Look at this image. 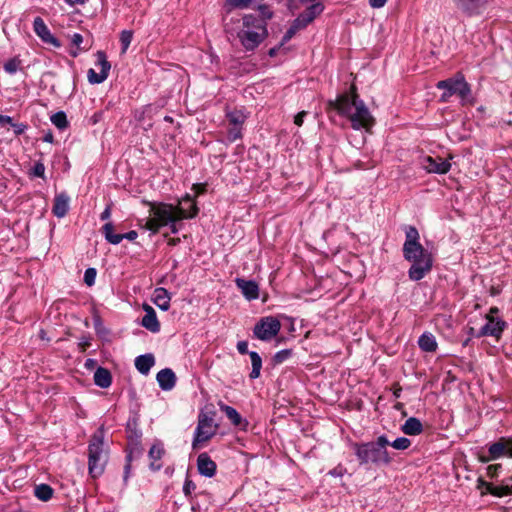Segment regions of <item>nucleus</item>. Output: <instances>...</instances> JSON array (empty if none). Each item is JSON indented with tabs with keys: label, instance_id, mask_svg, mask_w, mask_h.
Wrapping results in <instances>:
<instances>
[{
	"label": "nucleus",
	"instance_id": "58836bf2",
	"mask_svg": "<svg viewBox=\"0 0 512 512\" xmlns=\"http://www.w3.org/2000/svg\"><path fill=\"white\" fill-rule=\"evenodd\" d=\"M291 355H292V350L291 349H283V350L278 351L274 355L273 361L276 364H280V363L286 361Z\"/></svg>",
	"mask_w": 512,
	"mask_h": 512
},
{
	"label": "nucleus",
	"instance_id": "de8ad7c7",
	"mask_svg": "<svg viewBox=\"0 0 512 512\" xmlns=\"http://www.w3.org/2000/svg\"><path fill=\"white\" fill-rule=\"evenodd\" d=\"M346 471L347 470L345 467H343L342 465H338L329 471V475L333 477H342L346 473Z\"/></svg>",
	"mask_w": 512,
	"mask_h": 512
},
{
	"label": "nucleus",
	"instance_id": "a18cd8bd",
	"mask_svg": "<svg viewBox=\"0 0 512 512\" xmlns=\"http://www.w3.org/2000/svg\"><path fill=\"white\" fill-rule=\"evenodd\" d=\"M502 468L501 464H492L487 466V476L490 478H494L498 475L499 470Z\"/></svg>",
	"mask_w": 512,
	"mask_h": 512
},
{
	"label": "nucleus",
	"instance_id": "69168bd1",
	"mask_svg": "<svg viewBox=\"0 0 512 512\" xmlns=\"http://www.w3.org/2000/svg\"><path fill=\"white\" fill-rule=\"evenodd\" d=\"M183 206H184V208H185V210H186L187 212H191V211H192V208H191V206H190V204H189V203H185Z\"/></svg>",
	"mask_w": 512,
	"mask_h": 512
},
{
	"label": "nucleus",
	"instance_id": "72a5a7b5",
	"mask_svg": "<svg viewBox=\"0 0 512 512\" xmlns=\"http://www.w3.org/2000/svg\"><path fill=\"white\" fill-rule=\"evenodd\" d=\"M302 25L298 23V21L295 19L293 24L290 26V28L285 32L282 41L280 43V46L284 45V43L288 42L297 31L303 29Z\"/></svg>",
	"mask_w": 512,
	"mask_h": 512
},
{
	"label": "nucleus",
	"instance_id": "8fccbe9b",
	"mask_svg": "<svg viewBox=\"0 0 512 512\" xmlns=\"http://www.w3.org/2000/svg\"><path fill=\"white\" fill-rule=\"evenodd\" d=\"M307 115V112L306 111H301L299 112L298 114L295 115L294 117V123L297 125V126H301L303 124V121H304V117Z\"/></svg>",
	"mask_w": 512,
	"mask_h": 512
},
{
	"label": "nucleus",
	"instance_id": "1a4fd4ad",
	"mask_svg": "<svg viewBox=\"0 0 512 512\" xmlns=\"http://www.w3.org/2000/svg\"><path fill=\"white\" fill-rule=\"evenodd\" d=\"M281 330V322L274 316H265L259 319L253 328V335L261 341H270Z\"/></svg>",
	"mask_w": 512,
	"mask_h": 512
},
{
	"label": "nucleus",
	"instance_id": "052dcab7",
	"mask_svg": "<svg viewBox=\"0 0 512 512\" xmlns=\"http://www.w3.org/2000/svg\"><path fill=\"white\" fill-rule=\"evenodd\" d=\"M280 47H281V46L279 45V47H273V48H271V49L269 50V55H270L271 57H274V56L277 54V52H278V50L280 49Z\"/></svg>",
	"mask_w": 512,
	"mask_h": 512
},
{
	"label": "nucleus",
	"instance_id": "c756f323",
	"mask_svg": "<svg viewBox=\"0 0 512 512\" xmlns=\"http://www.w3.org/2000/svg\"><path fill=\"white\" fill-rule=\"evenodd\" d=\"M94 382L100 388H108L112 382V376L108 369L98 367L94 373Z\"/></svg>",
	"mask_w": 512,
	"mask_h": 512
},
{
	"label": "nucleus",
	"instance_id": "09e8293b",
	"mask_svg": "<svg viewBox=\"0 0 512 512\" xmlns=\"http://www.w3.org/2000/svg\"><path fill=\"white\" fill-rule=\"evenodd\" d=\"M195 489V484L191 480H186L183 485V492L185 495H190L191 492Z\"/></svg>",
	"mask_w": 512,
	"mask_h": 512
},
{
	"label": "nucleus",
	"instance_id": "774afa93",
	"mask_svg": "<svg viewBox=\"0 0 512 512\" xmlns=\"http://www.w3.org/2000/svg\"><path fill=\"white\" fill-rule=\"evenodd\" d=\"M135 437L138 439L141 437V433L135 432Z\"/></svg>",
	"mask_w": 512,
	"mask_h": 512
},
{
	"label": "nucleus",
	"instance_id": "6e6552de",
	"mask_svg": "<svg viewBox=\"0 0 512 512\" xmlns=\"http://www.w3.org/2000/svg\"><path fill=\"white\" fill-rule=\"evenodd\" d=\"M502 457L512 458V437H500L496 442L489 444L487 453L479 455V461L488 463Z\"/></svg>",
	"mask_w": 512,
	"mask_h": 512
},
{
	"label": "nucleus",
	"instance_id": "4468645a",
	"mask_svg": "<svg viewBox=\"0 0 512 512\" xmlns=\"http://www.w3.org/2000/svg\"><path fill=\"white\" fill-rule=\"evenodd\" d=\"M237 350L240 354H249L252 364V370L249 374L250 379H257L260 376L262 368V359L260 355L255 351H248V342L239 341L237 343Z\"/></svg>",
	"mask_w": 512,
	"mask_h": 512
},
{
	"label": "nucleus",
	"instance_id": "680f3d73",
	"mask_svg": "<svg viewBox=\"0 0 512 512\" xmlns=\"http://www.w3.org/2000/svg\"><path fill=\"white\" fill-rule=\"evenodd\" d=\"M499 312V309L497 307H491L489 310V314L494 315Z\"/></svg>",
	"mask_w": 512,
	"mask_h": 512
},
{
	"label": "nucleus",
	"instance_id": "f704fd0d",
	"mask_svg": "<svg viewBox=\"0 0 512 512\" xmlns=\"http://www.w3.org/2000/svg\"><path fill=\"white\" fill-rule=\"evenodd\" d=\"M396 450H406L411 446V440L406 437H399L394 441L389 440V445Z\"/></svg>",
	"mask_w": 512,
	"mask_h": 512
},
{
	"label": "nucleus",
	"instance_id": "37998d69",
	"mask_svg": "<svg viewBox=\"0 0 512 512\" xmlns=\"http://www.w3.org/2000/svg\"><path fill=\"white\" fill-rule=\"evenodd\" d=\"M96 269L95 268H88L85 270V273H84V282L88 285V286H92L94 285L95 283V279H96Z\"/></svg>",
	"mask_w": 512,
	"mask_h": 512
},
{
	"label": "nucleus",
	"instance_id": "cd10ccee",
	"mask_svg": "<svg viewBox=\"0 0 512 512\" xmlns=\"http://www.w3.org/2000/svg\"><path fill=\"white\" fill-rule=\"evenodd\" d=\"M170 295L165 288H156L153 294V303L163 311L170 308Z\"/></svg>",
	"mask_w": 512,
	"mask_h": 512
},
{
	"label": "nucleus",
	"instance_id": "2f4dec72",
	"mask_svg": "<svg viewBox=\"0 0 512 512\" xmlns=\"http://www.w3.org/2000/svg\"><path fill=\"white\" fill-rule=\"evenodd\" d=\"M51 122L58 129H65L68 126L67 116L63 111L54 113L51 116Z\"/></svg>",
	"mask_w": 512,
	"mask_h": 512
},
{
	"label": "nucleus",
	"instance_id": "393cba45",
	"mask_svg": "<svg viewBox=\"0 0 512 512\" xmlns=\"http://www.w3.org/2000/svg\"><path fill=\"white\" fill-rule=\"evenodd\" d=\"M154 364L155 357L151 353L140 355L135 359V367L142 375H148Z\"/></svg>",
	"mask_w": 512,
	"mask_h": 512
},
{
	"label": "nucleus",
	"instance_id": "ddd939ff",
	"mask_svg": "<svg viewBox=\"0 0 512 512\" xmlns=\"http://www.w3.org/2000/svg\"><path fill=\"white\" fill-rule=\"evenodd\" d=\"M33 30L35 34L46 44H50L56 48L61 46L60 41L52 35L48 26L41 17H36L33 21Z\"/></svg>",
	"mask_w": 512,
	"mask_h": 512
},
{
	"label": "nucleus",
	"instance_id": "49530a36",
	"mask_svg": "<svg viewBox=\"0 0 512 512\" xmlns=\"http://www.w3.org/2000/svg\"><path fill=\"white\" fill-rule=\"evenodd\" d=\"M253 0H227V3L233 7L246 8Z\"/></svg>",
	"mask_w": 512,
	"mask_h": 512
},
{
	"label": "nucleus",
	"instance_id": "e433bc0d",
	"mask_svg": "<svg viewBox=\"0 0 512 512\" xmlns=\"http://www.w3.org/2000/svg\"><path fill=\"white\" fill-rule=\"evenodd\" d=\"M20 63L18 58H12L4 64L3 68L7 73L14 74L19 69Z\"/></svg>",
	"mask_w": 512,
	"mask_h": 512
},
{
	"label": "nucleus",
	"instance_id": "b1692460",
	"mask_svg": "<svg viewBox=\"0 0 512 512\" xmlns=\"http://www.w3.org/2000/svg\"><path fill=\"white\" fill-rule=\"evenodd\" d=\"M165 453L163 444L157 442L153 444L149 450L148 456L150 459V468L154 471H158L162 467L161 459Z\"/></svg>",
	"mask_w": 512,
	"mask_h": 512
},
{
	"label": "nucleus",
	"instance_id": "0eeeda50",
	"mask_svg": "<svg viewBox=\"0 0 512 512\" xmlns=\"http://www.w3.org/2000/svg\"><path fill=\"white\" fill-rule=\"evenodd\" d=\"M436 86L438 89L449 90L453 95L457 94L463 105L471 101L470 85L460 73L456 74L455 77L439 81Z\"/></svg>",
	"mask_w": 512,
	"mask_h": 512
},
{
	"label": "nucleus",
	"instance_id": "4d7b16f0",
	"mask_svg": "<svg viewBox=\"0 0 512 512\" xmlns=\"http://www.w3.org/2000/svg\"><path fill=\"white\" fill-rule=\"evenodd\" d=\"M7 124H12V118L10 116L0 115V125L5 126Z\"/></svg>",
	"mask_w": 512,
	"mask_h": 512
},
{
	"label": "nucleus",
	"instance_id": "3c124183",
	"mask_svg": "<svg viewBox=\"0 0 512 512\" xmlns=\"http://www.w3.org/2000/svg\"><path fill=\"white\" fill-rule=\"evenodd\" d=\"M126 459H127V464L125 465V468H124V473H125L124 480H127L129 472H130V468H131L130 462L132 460V453H129L127 455Z\"/></svg>",
	"mask_w": 512,
	"mask_h": 512
},
{
	"label": "nucleus",
	"instance_id": "bb28decb",
	"mask_svg": "<svg viewBox=\"0 0 512 512\" xmlns=\"http://www.w3.org/2000/svg\"><path fill=\"white\" fill-rule=\"evenodd\" d=\"M419 348L424 352L433 353L438 348L435 336L430 332H424L418 339Z\"/></svg>",
	"mask_w": 512,
	"mask_h": 512
},
{
	"label": "nucleus",
	"instance_id": "13d9d810",
	"mask_svg": "<svg viewBox=\"0 0 512 512\" xmlns=\"http://www.w3.org/2000/svg\"><path fill=\"white\" fill-rule=\"evenodd\" d=\"M452 95L453 94L449 90H445L444 93L441 95V101L447 102Z\"/></svg>",
	"mask_w": 512,
	"mask_h": 512
},
{
	"label": "nucleus",
	"instance_id": "412c9836",
	"mask_svg": "<svg viewBox=\"0 0 512 512\" xmlns=\"http://www.w3.org/2000/svg\"><path fill=\"white\" fill-rule=\"evenodd\" d=\"M145 315L142 318L141 325L152 333L160 331V323L157 319L155 310L148 304L143 305Z\"/></svg>",
	"mask_w": 512,
	"mask_h": 512
},
{
	"label": "nucleus",
	"instance_id": "5fc2aeb1",
	"mask_svg": "<svg viewBox=\"0 0 512 512\" xmlns=\"http://www.w3.org/2000/svg\"><path fill=\"white\" fill-rule=\"evenodd\" d=\"M111 216V206L108 205L100 215L101 220H107Z\"/></svg>",
	"mask_w": 512,
	"mask_h": 512
},
{
	"label": "nucleus",
	"instance_id": "9d476101",
	"mask_svg": "<svg viewBox=\"0 0 512 512\" xmlns=\"http://www.w3.org/2000/svg\"><path fill=\"white\" fill-rule=\"evenodd\" d=\"M217 430V425L214 424V419L208 414L201 413L198 417V424L194 432V438L192 442L193 448L199 447L201 443H204L211 439Z\"/></svg>",
	"mask_w": 512,
	"mask_h": 512
},
{
	"label": "nucleus",
	"instance_id": "ea45409f",
	"mask_svg": "<svg viewBox=\"0 0 512 512\" xmlns=\"http://www.w3.org/2000/svg\"><path fill=\"white\" fill-rule=\"evenodd\" d=\"M478 488L482 489V494H491L495 496V485L493 483L479 479Z\"/></svg>",
	"mask_w": 512,
	"mask_h": 512
},
{
	"label": "nucleus",
	"instance_id": "a878e982",
	"mask_svg": "<svg viewBox=\"0 0 512 512\" xmlns=\"http://www.w3.org/2000/svg\"><path fill=\"white\" fill-rule=\"evenodd\" d=\"M68 210L69 197L64 193L56 195L52 209L53 214L58 218H62L67 214Z\"/></svg>",
	"mask_w": 512,
	"mask_h": 512
},
{
	"label": "nucleus",
	"instance_id": "dca6fc26",
	"mask_svg": "<svg viewBox=\"0 0 512 512\" xmlns=\"http://www.w3.org/2000/svg\"><path fill=\"white\" fill-rule=\"evenodd\" d=\"M453 2L467 16L481 14L487 4V0H453Z\"/></svg>",
	"mask_w": 512,
	"mask_h": 512
},
{
	"label": "nucleus",
	"instance_id": "338daca9",
	"mask_svg": "<svg viewBox=\"0 0 512 512\" xmlns=\"http://www.w3.org/2000/svg\"><path fill=\"white\" fill-rule=\"evenodd\" d=\"M17 134H20L23 132V128H18L16 131H15Z\"/></svg>",
	"mask_w": 512,
	"mask_h": 512
},
{
	"label": "nucleus",
	"instance_id": "4be33fe9",
	"mask_svg": "<svg viewBox=\"0 0 512 512\" xmlns=\"http://www.w3.org/2000/svg\"><path fill=\"white\" fill-rule=\"evenodd\" d=\"M159 387L164 391L172 390L176 385V375L170 368L160 370L156 375Z\"/></svg>",
	"mask_w": 512,
	"mask_h": 512
},
{
	"label": "nucleus",
	"instance_id": "6e6d98bb",
	"mask_svg": "<svg viewBox=\"0 0 512 512\" xmlns=\"http://www.w3.org/2000/svg\"><path fill=\"white\" fill-rule=\"evenodd\" d=\"M64 2L73 7L75 5H84L88 2V0H64Z\"/></svg>",
	"mask_w": 512,
	"mask_h": 512
},
{
	"label": "nucleus",
	"instance_id": "603ef678",
	"mask_svg": "<svg viewBox=\"0 0 512 512\" xmlns=\"http://www.w3.org/2000/svg\"><path fill=\"white\" fill-rule=\"evenodd\" d=\"M386 2L387 0H369V4L373 8H381Z\"/></svg>",
	"mask_w": 512,
	"mask_h": 512
},
{
	"label": "nucleus",
	"instance_id": "c85d7f7f",
	"mask_svg": "<svg viewBox=\"0 0 512 512\" xmlns=\"http://www.w3.org/2000/svg\"><path fill=\"white\" fill-rule=\"evenodd\" d=\"M401 430L406 435H419L423 431V425L418 418L410 417L402 425Z\"/></svg>",
	"mask_w": 512,
	"mask_h": 512
},
{
	"label": "nucleus",
	"instance_id": "7ed1b4c3",
	"mask_svg": "<svg viewBox=\"0 0 512 512\" xmlns=\"http://www.w3.org/2000/svg\"><path fill=\"white\" fill-rule=\"evenodd\" d=\"M328 105L341 116L347 117L355 130L369 129L374 124V118L364 101L359 98L354 85L350 87V92L339 95L335 100H330Z\"/></svg>",
	"mask_w": 512,
	"mask_h": 512
},
{
	"label": "nucleus",
	"instance_id": "a19ab883",
	"mask_svg": "<svg viewBox=\"0 0 512 512\" xmlns=\"http://www.w3.org/2000/svg\"><path fill=\"white\" fill-rule=\"evenodd\" d=\"M241 126L242 125H232V127L229 128V130H228V140L230 142H234L237 139L242 137Z\"/></svg>",
	"mask_w": 512,
	"mask_h": 512
},
{
	"label": "nucleus",
	"instance_id": "a211bd4d",
	"mask_svg": "<svg viewBox=\"0 0 512 512\" xmlns=\"http://www.w3.org/2000/svg\"><path fill=\"white\" fill-rule=\"evenodd\" d=\"M197 468L200 475L211 478L215 475L217 465L207 453H201L197 458Z\"/></svg>",
	"mask_w": 512,
	"mask_h": 512
},
{
	"label": "nucleus",
	"instance_id": "e2e57ef3",
	"mask_svg": "<svg viewBox=\"0 0 512 512\" xmlns=\"http://www.w3.org/2000/svg\"><path fill=\"white\" fill-rule=\"evenodd\" d=\"M94 364V360L93 359H87L86 360V363H85V366L86 367H90Z\"/></svg>",
	"mask_w": 512,
	"mask_h": 512
},
{
	"label": "nucleus",
	"instance_id": "c03bdc74",
	"mask_svg": "<svg viewBox=\"0 0 512 512\" xmlns=\"http://www.w3.org/2000/svg\"><path fill=\"white\" fill-rule=\"evenodd\" d=\"M32 175L35 177L44 178L45 166L42 162H36L32 168Z\"/></svg>",
	"mask_w": 512,
	"mask_h": 512
},
{
	"label": "nucleus",
	"instance_id": "f8f14e48",
	"mask_svg": "<svg viewBox=\"0 0 512 512\" xmlns=\"http://www.w3.org/2000/svg\"><path fill=\"white\" fill-rule=\"evenodd\" d=\"M506 328V322L502 319L497 318V320H490L487 322L476 334H474V329H470L471 335L480 338L484 336H493L497 339L500 338L502 332Z\"/></svg>",
	"mask_w": 512,
	"mask_h": 512
},
{
	"label": "nucleus",
	"instance_id": "5701e85b",
	"mask_svg": "<svg viewBox=\"0 0 512 512\" xmlns=\"http://www.w3.org/2000/svg\"><path fill=\"white\" fill-rule=\"evenodd\" d=\"M218 405L220 410L225 413L226 417L234 426L240 427L241 429H245L248 426L247 420L243 419L235 408L224 403H219Z\"/></svg>",
	"mask_w": 512,
	"mask_h": 512
},
{
	"label": "nucleus",
	"instance_id": "f257e3e1",
	"mask_svg": "<svg viewBox=\"0 0 512 512\" xmlns=\"http://www.w3.org/2000/svg\"><path fill=\"white\" fill-rule=\"evenodd\" d=\"M198 208L193 199L186 195L178 207L165 203H151L150 215L146 220L145 228L157 233L163 226H169L172 233H177L176 222L186 218H193L197 215Z\"/></svg>",
	"mask_w": 512,
	"mask_h": 512
},
{
	"label": "nucleus",
	"instance_id": "7c9ffc66",
	"mask_svg": "<svg viewBox=\"0 0 512 512\" xmlns=\"http://www.w3.org/2000/svg\"><path fill=\"white\" fill-rule=\"evenodd\" d=\"M53 489L48 484H39L34 489V495L41 501H49L53 496Z\"/></svg>",
	"mask_w": 512,
	"mask_h": 512
},
{
	"label": "nucleus",
	"instance_id": "6ab92c4d",
	"mask_svg": "<svg viewBox=\"0 0 512 512\" xmlns=\"http://www.w3.org/2000/svg\"><path fill=\"white\" fill-rule=\"evenodd\" d=\"M235 283L247 300H255L259 297V286L255 281L237 278Z\"/></svg>",
	"mask_w": 512,
	"mask_h": 512
},
{
	"label": "nucleus",
	"instance_id": "aec40b11",
	"mask_svg": "<svg viewBox=\"0 0 512 512\" xmlns=\"http://www.w3.org/2000/svg\"><path fill=\"white\" fill-rule=\"evenodd\" d=\"M324 10V6L322 3L317 2L313 3L309 7H307L297 18L298 23L302 25V27H306L310 24L318 15H320Z\"/></svg>",
	"mask_w": 512,
	"mask_h": 512
},
{
	"label": "nucleus",
	"instance_id": "20e7f679",
	"mask_svg": "<svg viewBox=\"0 0 512 512\" xmlns=\"http://www.w3.org/2000/svg\"><path fill=\"white\" fill-rule=\"evenodd\" d=\"M389 439L385 434L379 435L374 441L353 442L352 448L360 466H389L393 456L387 450Z\"/></svg>",
	"mask_w": 512,
	"mask_h": 512
},
{
	"label": "nucleus",
	"instance_id": "f3484780",
	"mask_svg": "<svg viewBox=\"0 0 512 512\" xmlns=\"http://www.w3.org/2000/svg\"><path fill=\"white\" fill-rule=\"evenodd\" d=\"M113 230L114 226L111 222L106 223L102 227V232L104 234L105 239L113 245L119 244L123 239L134 241L138 236V233L134 230H131L124 234H115Z\"/></svg>",
	"mask_w": 512,
	"mask_h": 512
},
{
	"label": "nucleus",
	"instance_id": "9b49d317",
	"mask_svg": "<svg viewBox=\"0 0 512 512\" xmlns=\"http://www.w3.org/2000/svg\"><path fill=\"white\" fill-rule=\"evenodd\" d=\"M96 58V65L99 66L100 72H96L92 68L88 70L87 77L91 84L103 83L108 78L111 69V64L103 51H97Z\"/></svg>",
	"mask_w": 512,
	"mask_h": 512
},
{
	"label": "nucleus",
	"instance_id": "0e129e2a",
	"mask_svg": "<svg viewBox=\"0 0 512 512\" xmlns=\"http://www.w3.org/2000/svg\"><path fill=\"white\" fill-rule=\"evenodd\" d=\"M486 320H487V322H490V320H497V318H494V315H491V314L488 313L486 315Z\"/></svg>",
	"mask_w": 512,
	"mask_h": 512
},
{
	"label": "nucleus",
	"instance_id": "f03ea898",
	"mask_svg": "<svg viewBox=\"0 0 512 512\" xmlns=\"http://www.w3.org/2000/svg\"><path fill=\"white\" fill-rule=\"evenodd\" d=\"M404 230L403 257L406 261L412 263L408 270V276L413 281H419L432 269L433 257L420 243V235L416 227L405 226Z\"/></svg>",
	"mask_w": 512,
	"mask_h": 512
},
{
	"label": "nucleus",
	"instance_id": "c9c22d12",
	"mask_svg": "<svg viewBox=\"0 0 512 512\" xmlns=\"http://www.w3.org/2000/svg\"><path fill=\"white\" fill-rule=\"evenodd\" d=\"M227 118L231 125H242L245 121V115L241 111H231L227 113Z\"/></svg>",
	"mask_w": 512,
	"mask_h": 512
},
{
	"label": "nucleus",
	"instance_id": "473e14b6",
	"mask_svg": "<svg viewBox=\"0 0 512 512\" xmlns=\"http://www.w3.org/2000/svg\"><path fill=\"white\" fill-rule=\"evenodd\" d=\"M133 39V32L131 30H123L120 34L121 52L125 53L129 48Z\"/></svg>",
	"mask_w": 512,
	"mask_h": 512
},
{
	"label": "nucleus",
	"instance_id": "423d86ee",
	"mask_svg": "<svg viewBox=\"0 0 512 512\" xmlns=\"http://www.w3.org/2000/svg\"><path fill=\"white\" fill-rule=\"evenodd\" d=\"M267 35L266 21L253 15L243 17L242 28L237 33V37L246 51H253L257 48Z\"/></svg>",
	"mask_w": 512,
	"mask_h": 512
},
{
	"label": "nucleus",
	"instance_id": "4c0bfd02",
	"mask_svg": "<svg viewBox=\"0 0 512 512\" xmlns=\"http://www.w3.org/2000/svg\"><path fill=\"white\" fill-rule=\"evenodd\" d=\"M71 43L77 47L76 50H71L70 51V55L72 57H77L78 56V52L79 50L81 49L80 48V45L83 43V36L80 34V33H74L72 36H71Z\"/></svg>",
	"mask_w": 512,
	"mask_h": 512
},
{
	"label": "nucleus",
	"instance_id": "bf43d9fd",
	"mask_svg": "<svg viewBox=\"0 0 512 512\" xmlns=\"http://www.w3.org/2000/svg\"><path fill=\"white\" fill-rule=\"evenodd\" d=\"M43 140L45 142H48V143H52L53 142V135L52 133H48L44 136Z\"/></svg>",
	"mask_w": 512,
	"mask_h": 512
},
{
	"label": "nucleus",
	"instance_id": "2eb2a0df",
	"mask_svg": "<svg viewBox=\"0 0 512 512\" xmlns=\"http://www.w3.org/2000/svg\"><path fill=\"white\" fill-rule=\"evenodd\" d=\"M422 166L428 173L436 174H446L451 168V164L448 160L441 157L433 158L431 156L423 158Z\"/></svg>",
	"mask_w": 512,
	"mask_h": 512
},
{
	"label": "nucleus",
	"instance_id": "39448f33",
	"mask_svg": "<svg viewBox=\"0 0 512 512\" xmlns=\"http://www.w3.org/2000/svg\"><path fill=\"white\" fill-rule=\"evenodd\" d=\"M105 431L100 426L91 436L88 444V472L92 478L100 477L109 460V448L104 442Z\"/></svg>",
	"mask_w": 512,
	"mask_h": 512
},
{
	"label": "nucleus",
	"instance_id": "864d4df0",
	"mask_svg": "<svg viewBox=\"0 0 512 512\" xmlns=\"http://www.w3.org/2000/svg\"><path fill=\"white\" fill-rule=\"evenodd\" d=\"M79 346L81 347V349L83 351L86 350V348L90 346V338L89 337H82L80 342H79Z\"/></svg>",
	"mask_w": 512,
	"mask_h": 512
},
{
	"label": "nucleus",
	"instance_id": "79ce46f5",
	"mask_svg": "<svg viewBox=\"0 0 512 512\" xmlns=\"http://www.w3.org/2000/svg\"><path fill=\"white\" fill-rule=\"evenodd\" d=\"M512 494V486L510 485H495V496L503 497Z\"/></svg>",
	"mask_w": 512,
	"mask_h": 512
}]
</instances>
